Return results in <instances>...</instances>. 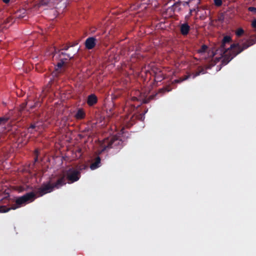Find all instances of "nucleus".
I'll return each mask as SVG.
<instances>
[{"label":"nucleus","instance_id":"nucleus-1","mask_svg":"<svg viewBox=\"0 0 256 256\" xmlns=\"http://www.w3.org/2000/svg\"><path fill=\"white\" fill-rule=\"evenodd\" d=\"M230 42L232 38L230 36H224L220 48L216 50V53L220 54L222 58V64L223 66L227 64L236 55L255 44L253 40H249L242 44V46H240L239 44H233L229 48H226V44Z\"/></svg>","mask_w":256,"mask_h":256},{"label":"nucleus","instance_id":"nucleus-2","mask_svg":"<svg viewBox=\"0 0 256 256\" xmlns=\"http://www.w3.org/2000/svg\"><path fill=\"white\" fill-rule=\"evenodd\" d=\"M36 198V194L34 192H27L24 196L18 198L16 200V204L10 208H7L6 206H0V213L6 212L11 210H16L23 204L32 202Z\"/></svg>","mask_w":256,"mask_h":256},{"label":"nucleus","instance_id":"nucleus-3","mask_svg":"<svg viewBox=\"0 0 256 256\" xmlns=\"http://www.w3.org/2000/svg\"><path fill=\"white\" fill-rule=\"evenodd\" d=\"M66 184L64 176H62L54 183L51 184L50 182H48L46 184H43L38 189L36 194H38V196H42L52 192L54 188L58 189Z\"/></svg>","mask_w":256,"mask_h":256},{"label":"nucleus","instance_id":"nucleus-4","mask_svg":"<svg viewBox=\"0 0 256 256\" xmlns=\"http://www.w3.org/2000/svg\"><path fill=\"white\" fill-rule=\"evenodd\" d=\"M100 154L110 148L120 149L122 147V142L116 136H113L104 139L100 143Z\"/></svg>","mask_w":256,"mask_h":256},{"label":"nucleus","instance_id":"nucleus-5","mask_svg":"<svg viewBox=\"0 0 256 256\" xmlns=\"http://www.w3.org/2000/svg\"><path fill=\"white\" fill-rule=\"evenodd\" d=\"M62 176H64L66 182V180L68 183L70 184L79 180L80 178V172L74 168H70L64 172V175Z\"/></svg>","mask_w":256,"mask_h":256},{"label":"nucleus","instance_id":"nucleus-6","mask_svg":"<svg viewBox=\"0 0 256 256\" xmlns=\"http://www.w3.org/2000/svg\"><path fill=\"white\" fill-rule=\"evenodd\" d=\"M78 52V50H74L72 53H66V52H59L58 59L62 61H65L72 60L74 56Z\"/></svg>","mask_w":256,"mask_h":256},{"label":"nucleus","instance_id":"nucleus-7","mask_svg":"<svg viewBox=\"0 0 256 256\" xmlns=\"http://www.w3.org/2000/svg\"><path fill=\"white\" fill-rule=\"evenodd\" d=\"M186 3L190 8V13L194 11H198V6L200 4V0H188Z\"/></svg>","mask_w":256,"mask_h":256},{"label":"nucleus","instance_id":"nucleus-8","mask_svg":"<svg viewBox=\"0 0 256 256\" xmlns=\"http://www.w3.org/2000/svg\"><path fill=\"white\" fill-rule=\"evenodd\" d=\"M96 42L97 39L95 37H89L85 41V46L88 50H92L96 46Z\"/></svg>","mask_w":256,"mask_h":256},{"label":"nucleus","instance_id":"nucleus-9","mask_svg":"<svg viewBox=\"0 0 256 256\" xmlns=\"http://www.w3.org/2000/svg\"><path fill=\"white\" fill-rule=\"evenodd\" d=\"M62 0H40L38 4V7L42 6H53L54 4L58 3Z\"/></svg>","mask_w":256,"mask_h":256},{"label":"nucleus","instance_id":"nucleus-10","mask_svg":"<svg viewBox=\"0 0 256 256\" xmlns=\"http://www.w3.org/2000/svg\"><path fill=\"white\" fill-rule=\"evenodd\" d=\"M180 29L181 34L182 36H186L190 30V26L188 23L182 24L180 26Z\"/></svg>","mask_w":256,"mask_h":256},{"label":"nucleus","instance_id":"nucleus-11","mask_svg":"<svg viewBox=\"0 0 256 256\" xmlns=\"http://www.w3.org/2000/svg\"><path fill=\"white\" fill-rule=\"evenodd\" d=\"M98 102V98L94 94H91L88 97L87 104L90 106H92Z\"/></svg>","mask_w":256,"mask_h":256},{"label":"nucleus","instance_id":"nucleus-12","mask_svg":"<svg viewBox=\"0 0 256 256\" xmlns=\"http://www.w3.org/2000/svg\"><path fill=\"white\" fill-rule=\"evenodd\" d=\"M100 156H96L92 162L90 166V168L92 170H96L100 166Z\"/></svg>","mask_w":256,"mask_h":256},{"label":"nucleus","instance_id":"nucleus-13","mask_svg":"<svg viewBox=\"0 0 256 256\" xmlns=\"http://www.w3.org/2000/svg\"><path fill=\"white\" fill-rule=\"evenodd\" d=\"M206 70L201 66H198L197 70L192 73V78H194L196 76H200V74H206Z\"/></svg>","mask_w":256,"mask_h":256},{"label":"nucleus","instance_id":"nucleus-14","mask_svg":"<svg viewBox=\"0 0 256 256\" xmlns=\"http://www.w3.org/2000/svg\"><path fill=\"white\" fill-rule=\"evenodd\" d=\"M141 3L140 4H138L136 5L134 4L130 6V9L132 10H136L139 8L140 7V5L142 4H150L152 2V0H140Z\"/></svg>","mask_w":256,"mask_h":256},{"label":"nucleus","instance_id":"nucleus-15","mask_svg":"<svg viewBox=\"0 0 256 256\" xmlns=\"http://www.w3.org/2000/svg\"><path fill=\"white\" fill-rule=\"evenodd\" d=\"M85 116H86V114H85L83 110L79 109L77 111V112L75 115V118L77 120H82V119L84 118Z\"/></svg>","mask_w":256,"mask_h":256},{"label":"nucleus","instance_id":"nucleus-16","mask_svg":"<svg viewBox=\"0 0 256 256\" xmlns=\"http://www.w3.org/2000/svg\"><path fill=\"white\" fill-rule=\"evenodd\" d=\"M38 126L36 123L31 124L28 129V132L31 134H33L35 131H38Z\"/></svg>","mask_w":256,"mask_h":256},{"label":"nucleus","instance_id":"nucleus-17","mask_svg":"<svg viewBox=\"0 0 256 256\" xmlns=\"http://www.w3.org/2000/svg\"><path fill=\"white\" fill-rule=\"evenodd\" d=\"M164 78L162 74L159 72L155 74L154 80L156 82H161Z\"/></svg>","mask_w":256,"mask_h":256},{"label":"nucleus","instance_id":"nucleus-18","mask_svg":"<svg viewBox=\"0 0 256 256\" xmlns=\"http://www.w3.org/2000/svg\"><path fill=\"white\" fill-rule=\"evenodd\" d=\"M8 118L6 117H0V127L3 126L8 122Z\"/></svg>","mask_w":256,"mask_h":256},{"label":"nucleus","instance_id":"nucleus-19","mask_svg":"<svg viewBox=\"0 0 256 256\" xmlns=\"http://www.w3.org/2000/svg\"><path fill=\"white\" fill-rule=\"evenodd\" d=\"M65 63V61L59 60V62L56 64L57 68L56 69V73L58 72V69L62 68Z\"/></svg>","mask_w":256,"mask_h":256},{"label":"nucleus","instance_id":"nucleus-20","mask_svg":"<svg viewBox=\"0 0 256 256\" xmlns=\"http://www.w3.org/2000/svg\"><path fill=\"white\" fill-rule=\"evenodd\" d=\"M244 33V30L242 28H240L238 29L236 32V34L237 36H242Z\"/></svg>","mask_w":256,"mask_h":256},{"label":"nucleus","instance_id":"nucleus-21","mask_svg":"<svg viewBox=\"0 0 256 256\" xmlns=\"http://www.w3.org/2000/svg\"><path fill=\"white\" fill-rule=\"evenodd\" d=\"M170 90H171V89H170L168 88V87H165V88H162L161 89H160L158 92L164 93L166 92H168Z\"/></svg>","mask_w":256,"mask_h":256},{"label":"nucleus","instance_id":"nucleus-22","mask_svg":"<svg viewBox=\"0 0 256 256\" xmlns=\"http://www.w3.org/2000/svg\"><path fill=\"white\" fill-rule=\"evenodd\" d=\"M214 4L216 6H220L222 5V0H214Z\"/></svg>","mask_w":256,"mask_h":256},{"label":"nucleus","instance_id":"nucleus-23","mask_svg":"<svg viewBox=\"0 0 256 256\" xmlns=\"http://www.w3.org/2000/svg\"><path fill=\"white\" fill-rule=\"evenodd\" d=\"M136 108V106L132 104H130V108H128V106H126L124 108V110H129L130 109V110H134Z\"/></svg>","mask_w":256,"mask_h":256},{"label":"nucleus","instance_id":"nucleus-24","mask_svg":"<svg viewBox=\"0 0 256 256\" xmlns=\"http://www.w3.org/2000/svg\"><path fill=\"white\" fill-rule=\"evenodd\" d=\"M86 168L87 166L86 165L82 164L78 167L77 170L80 172V171L82 170H86Z\"/></svg>","mask_w":256,"mask_h":256},{"label":"nucleus","instance_id":"nucleus-25","mask_svg":"<svg viewBox=\"0 0 256 256\" xmlns=\"http://www.w3.org/2000/svg\"><path fill=\"white\" fill-rule=\"evenodd\" d=\"M248 10L250 12L256 14V8L255 7L250 6L248 8Z\"/></svg>","mask_w":256,"mask_h":256},{"label":"nucleus","instance_id":"nucleus-26","mask_svg":"<svg viewBox=\"0 0 256 256\" xmlns=\"http://www.w3.org/2000/svg\"><path fill=\"white\" fill-rule=\"evenodd\" d=\"M190 77H192V74H188L186 76H185L184 77L181 78H182V81H184V80H188V78H189Z\"/></svg>","mask_w":256,"mask_h":256},{"label":"nucleus","instance_id":"nucleus-27","mask_svg":"<svg viewBox=\"0 0 256 256\" xmlns=\"http://www.w3.org/2000/svg\"><path fill=\"white\" fill-rule=\"evenodd\" d=\"M208 48V46L206 45H202L200 50V52H204L206 49Z\"/></svg>","mask_w":256,"mask_h":256},{"label":"nucleus","instance_id":"nucleus-28","mask_svg":"<svg viewBox=\"0 0 256 256\" xmlns=\"http://www.w3.org/2000/svg\"><path fill=\"white\" fill-rule=\"evenodd\" d=\"M135 120V116L134 114H132V116H130V120L131 121V124L132 125L133 124V122H134V120Z\"/></svg>","mask_w":256,"mask_h":256},{"label":"nucleus","instance_id":"nucleus-29","mask_svg":"<svg viewBox=\"0 0 256 256\" xmlns=\"http://www.w3.org/2000/svg\"><path fill=\"white\" fill-rule=\"evenodd\" d=\"M70 47V46H66L59 52H61L62 50H68Z\"/></svg>","mask_w":256,"mask_h":256},{"label":"nucleus","instance_id":"nucleus-30","mask_svg":"<svg viewBox=\"0 0 256 256\" xmlns=\"http://www.w3.org/2000/svg\"><path fill=\"white\" fill-rule=\"evenodd\" d=\"M183 82L182 78H180L179 79L175 80L174 81V83H180L181 82Z\"/></svg>","mask_w":256,"mask_h":256},{"label":"nucleus","instance_id":"nucleus-31","mask_svg":"<svg viewBox=\"0 0 256 256\" xmlns=\"http://www.w3.org/2000/svg\"><path fill=\"white\" fill-rule=\"evenodd\" d=\"M252 28H256V20H254L252 22Z\"/></svg>","mask_w":256,"mask_h":256},{"label":"nucleus","instance_id":"nucleus-32","mask_svg":"<svg viewBox=\"0 0 256 256\" xmlns=\"http://www.w3.org/2000/svg\"><path fill=\"white\" fill-rule=\"evenodd\" d=\"M40 106V104L38 102H36V104H34V106H30V108H34V107L38 106Z\"/></svg>","mask_w":256,"mask_h":256},{"label":"nucleus","instance_id":"nucleus-33","mask_svg":"<svg viewBox=\"0 0 256 256\" xmlns=\"http://www.w3.org/2000/svg\"><path fill=\"white\" fill-rule=\"evenodd\" d=\"M132 101H136V100H138V98L136 97L133 96L132 98Z\"/></svg>","mask_w":256,"mask_h":256},{"label":"nucleus","instance_id":"nucleus-34","mask_svg":"<svg viewBox=\"0 0 256 256\" xmlns=\"http://www.w3.org/2000/svg\"><path fill=\"white\" fill-rule=\"evenodd\" d=\"M10 0H2V1L6 4L9 2Z\"/></svg>","mask_w":256,"mask_h":256},{"label":"nucleus","instance_id":"nucleus-35","mask_svg":"<svg viewBox=\"0 0 256 256\" xmlns=\"http://www.w3.org/2000/svg\"><path fill=\"white\" fill-rule=\"evenodd\" d=\"M52 74H53L54 76H56V74H55L54 72Z\"/></svg>","mask_w":256,"mask_h":256},{"label":"nucleus","instance_id":"nucleus-36","mask_svg":"<svg viewBox=\"0 0 256 256\" xmlns=\"http://www.w3.org/2000/svg\"><path fill=\"white\" fill-rule=\"evenodd\" d=\"M74 51V50H73V52H68V53H72Z\"/></svg>","mask_w":256,"mask_h":256},{"label":"nucleus","instance_id":"nucleus-37","mask_svg":"<svg viewBox=\"0 0 256 256\" xmlns=\"http://www.w3.org/2000/svg\"><path fill=\"white\" fill-rule=\"evenodd\" d=\"M254 42H256V40H254V39H252Z\"/></svg>","mask_w":256,"mask_h":256},{"label":"nucleus","instance_id":"nucleus-38","mask_svg":"<svg viewBox=\"0 0 256 256\" xmlns=\"http://www.w3.org/2000/svg\"><path fill=\"white\" fill-rule=\"evenodd\" d=\"M25 106V104H23V108H24Z\"/></svg>","mask_w":256,"mask_h":256},{"label":"nucleus","instance_id":"nucleus-39","mask_svg":"<svg viewBox=\"0 0 256 256\" xmlns=\"http://www.w3.org/2000/svg\"><path fill=\"white\" fill-rule=\"evenodd\" d=\"M127 118L128 119L129 118V116H127Z\"/></svg>","mask_w":256,"mask_h":256}]
</instances>
